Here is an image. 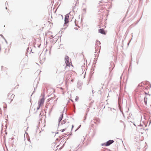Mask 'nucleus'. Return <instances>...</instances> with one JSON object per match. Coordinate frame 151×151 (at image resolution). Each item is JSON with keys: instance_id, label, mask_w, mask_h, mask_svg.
<instances>
[{"instance_id": "f257e3e1", "label": "nucleus", "mask_w": 151, "mask_h": 151, "mask_svg": "<svg viewBox=\"0 0 151 151\" xmlns=\"http://www.w3.org/2000/svg\"><path fill=\"white\" fill-rule=\"evenodd\" d=\"M144 102L146 105L151 103V96L150 95L147 94L144 98Z\"/></svg>"}, {"instance_id": "f03ea898", "label": "nucleus", "mask_w": 151, "mask_h": 151, "mask_svg": "<svg viewBox=\"0 0 151 151\" xmlns=\"http://www.w3.org/2000/svg\"><path fill=\"white\" fill-rule=\"evenodd\" d=\"M69 58L68 56H65V63L66 65V66L65 68V69L66 70L68 67H70V63L71 62H69Z\"/></svg>"}, {"instance_id": "7ed1b4c3", "label": "nucleus", "mask_w": 151, "mask_h": 151, "mask_svg": "<svg viewBox=\"0 0 151 151\" xmlns=\"http://www.w3.org/2000/svg\"><path fill=\"white\" fill-rule=\"evenodd\" d=\"M14 96L15 95L14 94L12 93V92H10L9 93L7 96V99L10 100V101L9 102V103H11L13 101Z\"/></svg>"}, {"instance_id": "20e7f679", "label": "nucleus", "mask_w": 151, "mask_h": 151, "mask_svg": "<svg viewBox=\"0 0 151 151\" xmlns=\"http://www.w3.org/2000/svg\"><path fill=\"white\" fill-rule=\"evenodd\" d=\"M114 142V141L112 140H110L106 142V143L102 144V145H105V146H108L110 145Z\"/></svg>"}, {"instance_id": "39448f33", "label": "nucleus", "mask_w": 151, "mask_h": 151, "mask_svg": "<svg viewBox=\"0 0 151 151\" xmlns=\"http://www.w3.org/2000/svg\"><path fill=\"white\" fill-rule=\"evenodd\" d=\"M45 99L44 97H43L38 101V104L39 107V108L40 106L43 105L44 104Z\"/></svg>"}, {"instance_id": "423d86ee", "label": "nucleus", "mask_w": 151, "mask_h": 151, "mask_svg": "<svg viewBox=\"0 0 151 151\" xmlns=\"http://www.w3.org/2000/svg\"><path fill=\"white\" fill-rule=\"evenodd\" d=\"M26 148L28 151H30L32 150V145H31L30 144H29V145L27 144V145Z\"/></svg>"}, {"instance_id": "0eeeda50", "label": "nucleus", "mask_w": 151, "mask_h": 151, "mask_svg": "<svg viewBox=\"0 0 151 151\" xmlns=\"http://www.w3.org/2000/svg\"><path fill=\"white\" fill-rule=\"evenodd\" d=\"M99 32L103 34H106V32H105L104 30L103 29H99Z\"/></svg>"}, {"instance_id": "6e6552de", "label": "nucleus", "mask_w": 151, "mask_h": 151, "mask_svg": "<svg viewBox=\"0 0 151 151\" xmlns=\"http://www.w3.org/2000/svg\"><path fill=\"white\" fill-rule=\"evenodd\" d=\"M69 17L68 16H65V23H67L69 22L68 19Z\"/></svg>"}, {"instance_id": "1a4fd4ad", "label": "nucleus", "mask_w": 151, "mask_h": 151, "mask_svg": "<svg viewBox=\"0 0 151 151\" xmlns=\"http://www.w3.org/2000/svg\"><path fill=\"white\" fill-rule=\"evenodd\" d=\"M63 114H62L58 119V121L60 122L62 119L63 117Z\"/></svg>"}, {"instance_id": "9d476101", "label": "nucleus", "mask_w": 151, "mask_h": 151, "mask_svg": "<svg viewBox=\"0 0 151 151\" xmlns=\"http://www.w3.org/2000/svg\"><path fill=\"white\" fill-rule=\"evenodd\" d=\"M94 121L96 122H97L99 123H100V119H96L94 120Z\"/></svg>"}, {"instance_id": "9b49d317", "label": "nucleus", "mask_w": 151, "mask_h": 151, "mask_svg": "<svg viewBox=\"0 0 151 151\" xmlns=\"http://www.w3.org/2000/svg\"><path fill=\"white\" fill-rule=\"evenodd\" d=\"M65 130H66V128L61 129L60 130V131L61 132H63L64 131H65Z\"/></svg>"}, {"instance_id": "f8f14e48", "label": "nucleus", "mask_w": 151, "mask_h": 151, "mask_svg": "<svg viewBox=\"0 0 151 151\" xmlns=\"http://www.w3.org/2000/svg\"><path fill=\"white\" fill-rule=\"evenodd\" d=\"M91 124L92 125H93V123L96 124V122L95 121L93 122L92 121H91Z\"/></svg>"}, {"instance_id": "ddd939ff", "label": "nucleus", "mask_w": 151, "mask_h": 151, "mask_svg": "<svg viewBox=\"0 0 151 151\" xmlns=\"http://www.w3.org/2000/svg\"><path fill=\"white\" fill-rule=\"evenodd\" d=\"M96 44H99V45H100V42L99 41H97L96 42Z\"/></svg>"}, {"instance_id": "4468645a", "label": "nucleus", "mask_w": 151, "mask_h": 151, "mask_svg": "<svg viewBox=\"0 0 151 151\" xmlns=\"http://www.w3.org/2000/svg\"><path fill=\"white\" fill-rule=\"evenodd\" d=\"M16 86H18V84L17 83H16Z\"/></svg>"}, {"instance_id": "2eb2a0df", "label": "nucleus", "mask_w": 151, "mask_h": 151, "mask_svg": "<svg viewBox=\"0 0 151 151\" xmlns=\"http://www.w3.org/2000/svg\"><path fill=\"white\" fill-rule=\"evenodd\" d=\"M76 100V101H77V100H78V99L77 98H76V99H75Z\"/></svg>"}, {"instance_id": "dca6fc26", "label": "nucleus", "mask_w": 151, "mask_h": 151, "mask_svg": "<svg viewBox=\"0 0 151 151\" xmlns=\"http://www.w3.org/2000/svg\"><path fill=\"white\" fill-rule=\"evenodd\" d=\"M73 125H72V128H73Z\"/></svg>"}, {"instance_id": "f3484780", "label": "nucleus", "mask_w": 151, "mask_h": 151, "mask_svg": "<svg viewBox=\"0 0 151 151\" xmlns=\"http://www.w3.org/2000/svg\"><path fill=\"white\" fill-rule=\"evenodd\" d=\"M73 79H72V80H71V81H72V82H73Z\"/></svg>"}, {"instance_id": "a211bd4d", "label": "nucleus", "mask_w": 151, "mask_h": 151, "mask_svg": "<svg viewBox=\"0 0 151 151\" xmlns=\"http://www.w3.org/2000/svg\"><path fill=\"white\" fill-rule=\"evenodd\" d=\"M40 59H41L40 56Z\"/></svg>"}, {"instance_id": "6ab92c4d", "label": "nucleus", "mask_w": 151, "mask_h": 151, "mask_svg": "<svg viewBox=\"0 0 151 151\" xmlns=\"http://www.w3.org/2000/svg\"><path fill=\"white\" fill-rule=\"evenodd\" d=\"M71 65L72 66V65L71 63Z\"/></svg>"}]
</instances>
